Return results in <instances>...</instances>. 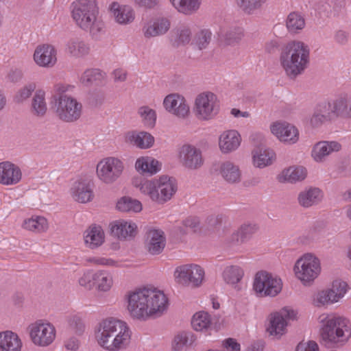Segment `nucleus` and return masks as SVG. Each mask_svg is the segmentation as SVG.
I'll list each match as a JSON object with an SVG mask.
<instances>
[{
	"label": "nucleus",
	"mask_w": 351,
	"mask_h": 351,
	"mask_svg": "<svg viewBox=\"0 0 351 351\" xmlns=\"http://www.w3.org/2000/svg\"><path fill=\"white\" fill-rule=\"evenodd\" d=\"M266 0H236L238 7L247 14H253L260 10Z\"/></svg>",
	"instance_id": "50"
},
{
	"label": "nucleus",
	"mask_w": 351,
	"mask_h": 351,
	"mask_svg": "<svg viewBox=\"0 0 351 351\" xmlns=\"http://www.w3.org/2000/svg\"><path fill=\"white\" fill-rule=\"evenodd\" d=\"M35 89L36 84L34 83H30L25 86L15 95L14 101L16 103H22L23 101L31 96L32 93L34 91Z\"/></svg>",
	"instance_id": "56"
},
{
	"label": "nucleus",
	"mask_w": 351,
	"mask_h": 351,
	"mask_svg": "<svg viewBox=\"0 0 351 351\" xmlns=\"http://www.w3.org/2000/svg\"><path fill=\"white\" fill-rule=\"evenodd\" d=\"M94 281L95 274H92L90 271H87L79 278L78 282L80 286L90 290L94 287Z\"/></svg>",
	"instance_id": "61"
},
{
	"label": "nucleus",
	"mask_w": 351,
	"mask_h": 351,
	"mask_svg": "<svg viewBox=\"0 0 351 351\" xmlns=\"http://www.w3.org/2000/svg\"><path fill=\"white\" fill-rule=\"evenodd\" d=\"M196 341L195 335L189 331H183L175 336L173 348L175 351H182L193 346Z\"/></svg>",
	"instance_id": "37"
},
{
	"label": "nucleus",
	"mask_w": 351,
	"mask_h": 351,
	"mask_svg": "<svg viewBox=\"0 0 351 351\" xmlns=\"http://www.w3.org/2000/svg\"><path fill=\"white\" fill-rule=\"evenodd\" d=\"M275 154L272 150L259 149L253 156V162L255 167L263 168L271 164Z\"/></svg>",
	"instance_id": "41"
},
{
	"label": "nucleus",
	"mask_w": 351,
	"mask_h": 351,
	"mask_svg": "<svg viewBox=\"0 0 351 351\" xmlns=\"http://www.w3.org/2000/svg\"><path fill=\"white\" fill-rule=\"evenodd\" d=\"M69 327L77 334H82L85 329L82 319L78 315H71L67 318Z\"/></svg>",
	"instance_id": "57"
},
{
	"label": "nucleus",
	"mask_w": 351,
	"mask_h": 351,
	"mask_svg": "<svg viewBox=\"0 0 351 351\" xmlns=\"http://www.w3.org/2000/svg\"><path fill=\"white\" fill-rule=\"evenodd\" d=\"M111 234L121 240L133 239L137 233L136 223L123 220L116 221L111 224Z\"/></svg>",
	"instance_id": "23"
},
{
	"label": "nucleus",
	"mask_w": 351,
	"mask_h": 351,
	"mask_svg": "<svg viewBox=\"0 0 351 351\" xmlns=\"http://www.w3.org/2000/svg\"><path fill=\"white\" fill-rule=\"evenodd\" d=\"M135 187L149 198L162 204L172 197L175 194L177 186L174 180L167 176H161L158 180H135L133 181Z\"/></svg>",
	"instance_id": "6"
},
{
	"label": "nucleus",
	"mask_w": 351,
	"mask_h": 351,
	"mask_svg": "<svg viewBox=\"0 0 351 351\" xmlns=\"http://www.w3.org/2000/svg\"><path fill=\"white\" fill-rule=\"evenodd\" d=\"M333 112L335 117L351 118V97H340L333 101Z\"/></svg>",
	"instance_id": "36"
},
{
	"label": "nucleus",
	"mask_w": 351,
	"mask_h": 351,
	"mask_svg": "<svg viewBox=\"0 0 351 351\" xmlns=\"http://www.w3.org/2000/svg\"><path fill=\"white\" fill-rule=\"evenodd\" d=\"M213 34L209 29H202L197 32L192 40L191 46L199 51L206 49L212 40Z\"/></svg>",
	"instance_id": "38"
},
{
	"label": "nucleus",
	"mask_w": 351,
	"mask_h": 351,
	"mask_svg": "<svg viewBox=\"0 0 351 351\" xmlns=\"http://www.w3.org/2000/svg\"><path fill=\"white\" fill-rule=\"evenodd\" d=\"M223 216L221 214L210 215L205 220V226L207 229H215L221 226Z\"/></svg>",
	"instance_id": "60"
},
{
	"label": "nucleus",
	"mask_w": 351,
	"mask_h": 351,
	"mask_svg": "<svg viewBox=\"0 0 351 351\" xmlns=\"http://www.w3.org/2000/svg\"><path fill=\"white\" fill-rule=\"evenodd\" d=\"M125 142L140 149H147L154 143V136L147 132H128L125 136Z\"/></svg>",
	"instance_id": "25"
},
{
	"label": "nucleus",
	"mask_w": 351,
	"mask_h": 351,
	"mask_svg": "<svg viewBox=\"0 0 351 351\" xmlns=\"http://www.w3.org/2000/svg\"><path fill=\"white\" fill-rule=\"evenodd\" d=\"M112 285L111 274L105 271H99L95 273L94 286L100 291H108Z\"/></svg>",
	"instance_id": "46"
},
{
	"label": "nucleus",
	"mask_w": 351,
	"mask_h": 351,
	"mask_svg": "<svg viewBox=\"0 0 351 351\" xmlns=\"http://www.w3.org/2000/svg\"><path fill=\"white\" fill-rule=\"evenodd\" d=\"M319 319L322 324L320 335L326 345L341 346L350 337L351 328L348 319L326 314L322 315Z\"/></svg>",
	"instance_id": "5"
},
{
	"label": "nucleus",
	"mask_w": 351,
	"mask_h": 351,
	"mask_svg": "<svg viewBox=\"0 0 351 351\" xmlns=\"http://www.w3.org/2000/svg\"><path fill=\"white\" fill-rule=\"evenodd\" d=\"M72 17L76 25L96 36L102 30L104 24L99 19L96 0H76L72 3Z\"/></svg>",
	"instance_id": "3"
},
{
	"label": "nucleus",
	"mask_w": 351,
	"mask_h": 351,
	"mask_svg": "<svg viewBox=\"0 0 351 351\" xmlns=\"http://www.w3.org/2000/svg\"><path fill=\"white\" fill-rule=\"evenodd\" d=\"M241 136L236 130L224 132L219 137V145L223 153L236 150L241 143Z\"/></svg>",
	"instance_id": "26"
},
{
	"label": "nucleus",
	"mask_w": 351,
	"mask_h": 351,
	"mask_svg": "<svg viewBox=\"0 0 351 351\" xmlns=\"http://www.w3.org/2000/svg\"><path fill=\"white\" fill-rule=\"evenodd\" d=\"M286 73L295 78L306 68L309 62V48L300 41H292L283 47L280 57Z\"/></svg>",
	"instance_id": "4"
},
{
	"label": "nucleus",
	"mask_w": 351,
	"mask_h": 351,
	"mask_svg": "<svg viewBox=\"0 0 351 351\" xmlns=\"http://www.w3.org/2000/svg\"><path fill=\"white\" fill-rule=\"evenodd\" d=\"M167 110L179 118L184 119L189 114V106L184 97L177 94L167 95L163 101Z\"/></svg>",
	"instance_id": "18"
},
{
	"label": "nucleus",
	"mask_w": 351,
	"mask_h": 351,
	"mask_svg": "<svg viewBox=\"0 0 351 351\" xmlns=\"http://www.w3.org/2000/svg\"><path fill=\"white\" fill-rule=\"evenodd\" d=\"M23 227L34 232H43L48 229V223L45 217H36L25 220Z\"/></svg>",
	"instance_id": "42"
},
{
	"label": "nucleus",
	"mask_w": 351,
	"mask_h": 351,
	"mask_svg": "<svg viewBox=\"0 0 351 351\" xmlns=\"http://www.w3.org/2000/svg\"><path fill=\"white\" fill-rule=\"evenodd\" d=\"M179 158L182 165L189 169H197L203 165L200 150L191 145H184L180 147Z\"/></svg>",
	"instance_id": "15"
},
{
	"label": "nucleus",
	"mask_w": 351,
	"mask_h": 351,
	"mask_svg": "<svg viewBox=\"0 0 351 351\" xmlns=\"http://www.w3.org/2000/svg\"><path fill=\"white\" fill-rule=\"evenodd\" d=\"M173 6L180 13L191 15L199 8L201 0H170Z\"/></svg>",
	"instance_id": "39"
},
{
	"label": "nucleus",
	"mask_w": 351,
	"mask_h": 351,
	"mask_svg": "<svg viewBox=\"0 0 351 351\" xmlns=\"http://www.w3.org/2000/svg\"><path fill=\"white\" fill-rule=\"evenodd\" d=\"M182 223L185 227L190 228L195 230L196 228L199 226L200 221L199 218L195 217H191L184 219Z\"/></svg>",
	"instance_id": "64"
},
{
	"label": "nucleus",
	"mask_w": 351,
	"mask_h": 351,
	"mask_svg": "<svg viewBox=\"0 0 351 351\" xmlns=\"http://www.w3.org/2000/svg\"><path fill=\"white\" fill-rule=\"evenodd\" d=\"M294 271L304 284L313 282L321 271L319 260L312 254H306L297 261Z\"/></svg>",
	"instance_id": "9"
},
{
	"label": "nucleus",
	"mask_w": 351,
	"mask_h": 351,
	"mask_svg": "<svg viewBox=\"0 0 351 351\" xmlns=\"http://www.w3.org/2000/svg\"><path fill=\"white\" fill-rule=\"evenodd\" d=\"M318 345L313 341L307 343H300L297 346V351H318Z\"/></svg>",
	"instance_id": "62"
},
{
	"label": "nucleus",
	"mask_w": 351,
	"mask_h": 351,
	"mask_svg": "<svg viewBox=\"0 0 351 351\" xmlns=\"http://www.w3.org/2000/svg\"><path fill=\"white\" fill-rule=\"evenodd\" d=\"M286 26L289 32L297 33L304 27V19L298 12H291L287 18Z\"/></svg>",
	"instance_id": "48"
},
{
	"label": "nucleus",
	"mask_w": 351,
	"mask_h": 351,
	"mask_svg": "<svg viewBox=\"0 0 351 351\" xmlns=\"http://www.w3.org/2000/svg\"><path fill=\"white\" fill-rule=\"evenodd\" d=\"M117 208L121 212H140L142 210L141 203L130 197H121L117 204Z\"/></svg>",
	"instance_id": "47"
},
{
	"label": "nucleus",
	"mask_w": 351,
	"mask_h": 351,
	"mask_svg": "<svg viewBox=\"0 0 351 351\" xmlns=\"http://www.w3.org/2000/svg\"><path fill=\"white\" fill-rule=\"evenodd\" d=\"M22 342L18 335L10 330L0 332V351H21Z\"/></svg>",
	"instance_id": "27"
},
{
	"label": "nucleus",
	"mask_w": 351,
	"mask_h": 351,
	"mask_svg": "<svg viewBox=\"0 0 351 351\" xmlns=\"http://www.w3.org/2000/svg\"><path fill=\"white\" fill-rule=\"evenodd\" d=\"M341 149V145L337 141H319L313 146L311 156L315 161L323 162L326 160L328 156Z\"/></svg>",
	"instance_id": "21"
},
{
	"label": "nucleus",
	"mask_w": 351,
	"mask_h": 351,
	"mask_svg": "<svg viewBox=\"0 0 351 351\" xmlns=\"http://www.w3.org/2000/svg\"><path fill=\"white\" fill-rule=\"evenodd\" d=\"M166 245L165 233L161 230L152 229L146 233L145 246L152 255H158L162 252Z\"/></svg>",
	"instance_id": "19"
},
{
	"label": "nucleus",
	"mask_w": 351,
	"mask_h": 351,
	"mask_svg": "<svg viewBox=\"0 0 351 351\" xmlns=\"http://www.w3.org/2000/svg\"><path fill=\"white\" fill-rule=\"evenodd\" d=\"M160 167L161 165L157 160L148 156L138 158L135 164V168L138 171L150 175L159 171Z\"/></svg>",
	"instance_id": "35"
},
{
	"label": "nucleus",
	"mask_w": 351,
	"mask_h": 351,
	"mask_svg": "<svg viewBox=\"0 0 351 351\" xmlns=\"http://www.w3.org/2000/svg\"><path fill=\"white\" fill-rule=\"evenodd\" d=\"M170 21L166 18L156 19L146 23L142 30L145 38L158 36L165 34L170 28Z\"/></svg>",
	"instance_id": "24"
},
{
	"label": "nucleus",
	"mask_w": 351,
	"mask_h": 351,
	"mask_svg": "<svg viewBox=\"0 0 351 351\" xmlns=\"http://www.w3.org/2000/svg\"><path fill=\"white\" fill-rule=\"evenodd\" d=\"M21 171L19 167L10 162L0 163V183L4 185H14L21 179Z\"/></svg>",
	"instance_id": "22"
},
{
	"label": "nucleus",
	"mask_w": 351,
	"mask_h": 351,
	"mask_svg": "<svg viewBox=\"0 0 351 351\" xmlns=\"http://www.w3.org/2000/svg\"><path fill=\"white\" fill-rule=\"evenodd\" d=\"M57 51L51 45H43L36 47L34 60L40 66L52 67L57 62Z\"/></svg>",
	"instance_id": "20"
},
{
	"label": "nucleus",
	"mask_w": 351,
	"mask_h": 351,
	"mask_svg": "<svg viewBox=\"0 0 351 351\" xmlns=\"http://www.w3.org/2000/svg\"><path fill=\"white\" fill-rule=\"evenodd\" d=\"M243 276V271L238 266L227 267L223 272V278L228 284L234 285L239 282Z\"/></svg>",
	"instance_id": "51"
},
{
	"label": "nucleus",
	"mask_w": 351,
	"mask_h": 351,
	"mask_svg": "<svg viewBox=\"0 0 351 351\" xmlns=\"http://www.w3.org/2000/svg\"><path fill=\"white\" fill-rule=\"evenodd\" d=\"M84 241L86 245L94 249L100 246L104 241V232L100 226H91L84 232Z\"/></svg>",
	"instance_id": "33"
},
{
	"label": "nucleus",
	"mask_w": 351,
	"mask_h": 351,
	"mask_svg": "<svg viewBox=\"0 0 351 351\" xmlns=\"http://www.w3.org/2000/svg\"><path fill=\"white\" fill-rule=\"evenodd\" d=\"M322 191L316 187H311L301 191L298 197L299 204L303 208H309L322 201Z\"/></svg>",
	"instance_id": "29"
},
{
	"label": "nucleus",
	"mask_w": 351,
	"mask_h": 351,
	"mask_svg": "<svg viewBox=\"0 0 351 351\" xmlns=\"http://www.w3.org/2000/svg\"><path fill=\"white\" fill-rule=\"evenodd\" d=\"M258 227L255 223H245L231 236V241L235 244H241L248 239L258 230Z\"/></svg>",
	"instance_id": "32"
},
{
	"label": "nucleus",
	"mask_w": 351,
	"mask_h": 351,
	"mask_svg": "<svg viewBox=\"0 0 351 351\" xmlns=\"http://www.w3.org/2000/svg\"><path fill=\"white\" fill-rule=\"evenodd\" d=\"M295 316V312L287 308H282L280 312L271 313L269 316L267 332L274 339H280L286 332L287 319H294Z\"/></svg>",
	"instance_id": "12"
},
{
	"label": "nucleus",
	"mask_w": 351,
	"mask_h": 351,
	"mask_svg": "<svg viewBox=\"0 0 351 351\" xmlns=\"http://www.w3.org/2000/svg\"><path fill=\"white\" fill-rule=\"evenodd\" d=\"M191 325L196 331L207 330L211 325L210 317L204 311L197 313L193 317Z\"/></svg>",
	"instance_id": "45"
},
{
	"label": "nucleus",
	"mask_w": 351,
	"mask_h": 351,
	"mask_svg": "<svg viewBox=\"0 0 351 351\" xmlns=\"http://www.w3.org/2000/svg\"><path fill=\"white\" fill-rule=\"evenodd\" d=\"M29 335L32 342L38 346L50 345L56 337L54 327L49 323H35L31 327Z\"/></svg>",
	"instance_id": "14"
},
{
	"label": "nucleus",
	"mask_w": 351,
	"mask_h": 351,
	"mask_svg": "<svg viewBox=\"0 0 351 351\" xmlns=\"http://www.w3.org/2000/svg\"><path fill=\"white\" fill-rule=\"evenodd\" d=\"M123 170L122 161L114 157L106 158L97 165V175L106 184L114 182L120 177Z\"/></svg>",
	"instance_id": "10"
},
{
	"label": "nucleus",
	"mask_w": 351,
	"mask_h": 351,
	"mask_svg": "<svg viewBox=\"0 0 351 351\" xmlns=\"http://www.w3.org/2000/svg\"><path fill=\"white\" fill-rule=\"evenodd\" d=\"M105 73L98 69H86L81 77V82L85 86L101 82L105 77Z\"/></svg>",
	"instance_id": "44"
},
{
	"label": "nucleus",
	"mask_w": 351,
	"mask_h": 351,
	"mask_svg": "<svg viewBox=\"0 0 351 351\" xmlns=\"http://www.w3.org/2000/svg\"><path fill=\"white\" fill-rule=\"evenodd\" d=\"M347 283L341 280H335L332 282V287L329 290L330 291V293L332 295V299L335 301V302H338V300L343 297L347 291Z\"/></svg>",
	"instance_id": "53"
},
{
	"label": "nucleus",
	"mask_w": 351,
	"mask_h": 351,
	"mask_svg": "<svg viewBox=\"0 0 351 351\" xmlns=\"http://www.w3.org/2000/svg\"><path fill=\"white\" fill-rule=\"evenodd\" d=\"M70 193L74 201L81 204L91 202L94 197L90 182L83 178L78 179L73 183Z\"/></svg>",
	"instance_id": "16"
},
{
	"label": "nucleus",
	"mask_w": 351,
	"mask_h": 351,
	"mask_svg": "<svg viewBox=\"0 0 351 351\" xmlns=\"http://www.w3.org/2000/svg\"><path fill=\"white\" fill-rule=\"evenodd\" d=\"M57 94L53 96L56 116L62 121L72 123L77 121L82 112V105L77 100L66 94L62 85L55 86Z\"/></svg>",
	"instance_id": "7"
},
{
	"label": "nucleus",
	"mask_w": 351,
	"mask_h": 351,
	"mask_svg": "<svg viewBox=\"0 0 351 351\" xmlns=\"http://www.w3.org/2000/svg\"><path fill=\"white\" fill-rule=\"evenodd\" d=\"M221 40L226 45H234L243 37V29L240 27H231L221 33Z\"/></svg>",
	"instance_id": "43"
},
{
	"label": "nucleus",
	"mask_w": 351,
	"mask_h": 351,
	"mask_svg": "<svg viewBox=\"0 0 351 351\" xmlns=\"http://www.w3.org/2000/svg\"><path fill=\"white\" fill-rule=\"evenodd\" d=\"M174 276L180 284L197 287L202 283L204 271L197 265H184L176 268Z\"/></svg>",
	"instance_id": "13"
},
{
	"label": "nucleus",
	"mask_w": 351,
	"mask_h": 351,
	"mask_svg": "<svg viewBox=\"0 0 351 351\" xmlns=\"http://www.w3.org/2000/svg\"><path fill=\"white\" fill-rule=\"evenodd\" d=\"M191 40V31L188 27H180L174 29L171 36V43L175 47L189 44Z\"/></svg>",
	"instance_id": "40"
},
{
	"label": "nucleus",
	"mask_w": 351,
	"mask_h": 351,
	"mask_svg": "<svg viewBox=\"0 0 351 351\" xmlns=\"http://www.w3.org/2000/svg\"><path fill=\"white\" fill-rule=\"evenodd\" d=\"M138 112L146 127L153 128L155 125L156 120L155 110L148 106H142L138 109Z\"/></svg>",
	"instance_id": "52"
},
{
	"label": "nucleus",
	"mask_w": 351,
	"mask_h": 351,
	"mask_svg": "<svg viewBox=\"0 0 351 351\" xmlns=\"http://www.w3.org/2000/svg\"><path fill=\"white\" fill-rule=\"evenodd\" d=\"M328 121L323 115H320L315 110L310 119V123L312 127L317 128L322 125L324 123Z\"/></svg>",
	"instance_id": "63"
},
{
	"label": "nucleus",
	"mask_w": 351,
	"mask_h": 351,
	"mask_svg": "<svg viewBox=\"0 0 351 351\" xmlns=\"http://www.w3.org/2000/svg\"><path fill=\"white\" fill-rule=\"evenodd\" d=\"M217 97L210 92H205L198 95L195 101L193 112L199 120L212 119L217 113Z\"/></svg>",
	"instance_id": "11"
},
{
	"label": "nucleus",
	"mask_w": 351,
	"mask_h": 351,
	"mask_svg": "<svg viewBox=\"0 0 351 351\" xmlns=\"http://www.w3.org/2000/svg\"><path fill=\"white\" fill-rule=\"evenodd\" d=\"M97 338L99 344L104 348L117 351L129 345L130 331L125 322L109 318L100 323Z\"/></svg>",
	"instance_id": "2"
},
{
	"label": "nucleus",
	"mask_w": 351,
	"mask_h": 351,
	"mask_svg": "<svg viewBox=\"0 0 351 351\" xmlns=\"http://www.w3.org/2000/svg\"><path fill=\"white\" fill-rule=\"evenodd\" d=\"M32 112L38 117H43L47 112V104L45 99V92L36 90L32 100Z\"/></svg>",
	"instance_id": "49"
},
{
	"label": "nucleus",
	"mask_w": 351,
	"mask_h": 351,
	"mask_svg": "<svg viewBox=\"0 0 351 351\" xmlns=\"http://www.w3.org/2000/svg\"><path fill=\"white\" fill-rule=\"evenodd\" d=\"M127 309L134 319L145 320L152 315H160L166 309L165 295L156 289L143 288L129 292Z\"/></svg>",
	"instance_id": "1"
},
{
	"label": "nucleus",
	"mask_w": 351,
	"mask_h": 351,
	"mask_svg": "<svg viewBox=\"0 0 351 351\" xmlns=\"http://www.w3.org/2000/svg\"><path fill=\"white\" fill-rule=\"evenodd\" d=\"M343 1L341 0H323L319 2L317 9L319 12H329L331 8L341 7Z\"/></svg>",
	"instance_id": "59"
},
{
	"label": "nucleus",
	"mask_w": 351,
	"mask_h": 351,
	"mask_svg": "<svg viewBox=\"0 0 351 351\" xmlns=\"http://www.w3.org/2000/svg\"><path fill=\"white\" fill-rule=\"evenodd\" d=\"M271 131L280 141L287 144H295L299 140L298 128L287 122L274 123Z\"/></svg>",
	"instance_id": "17"
},
{
	"label": "nucleus",
	"mask_w": 351,
	"mask_h": 351,
	"mask_svg": "<svg viewBox=\"0 0 351 351\" xmlns=\"http://www.w3.org/2000/svg\"><path fill=\"white\" fill-rule=\"evenodd\" d=\"M110 10L114 20L119 24L127 25L134 19V12L128 5H120L118 3L113 2L110 6Z\"/></svg>",
	"instance_id": "28"
},
{
	"label": "nucleus",
	"mask_w": 351,
	"mask_h": 351,
	"mask_svg": "<svg viewBox=\"0 0 351 351\" xmlns=\"http://www.w3.org/2000/svg\"><path fill=\"white\" fill-rule=\"evenodd\" d=\"M328 289L319 291L315 298V303L317 306L332 304L335 301L332 299L333 296Z\"/></svg>",
	"instance_id": "55"
},
{
	"label": "nucleus",
	"mask_w": 351,
	"mask_h": 351,
	"mask_svg": "<svg viewBox=\"0 0 351 351\" xmlns=\"http://www.w3.org/2000/svg\"><path fill=\"white\" fill-rule=\"evenodd\" d=\"M320 115L323 117L327 121H330L335 117V112H333V104L324 102L319 104L315 109Z\"/></svg>",
	"instance_id": "58"
},
{
	"label": "nucleus",
	"mask_w": 351,
	"mask_h": 351,
	"mask_svg": "<svg viewBox=\"0 0 351 351\" xmlns=\"http://www.w3.org/2000/svg\"><path fill=\"white\" fill-rule=\"evenodd\" d=\"M306 169L302 166H292L284 169L278 176L280 182L291 183L302 181L306 177Z\"/></svg>",
	"instance_id": "30"
},
{
	"label": "nucleus",
	"mask_w": 351,
	"mask_h": 351,
	"mask_svg": "<svg viewBox=\"0 0 351 351\" xmlns=\"http://www.w3.org/2000/svg\"><path fill=\"white\" fill-rule=\"evenodd\" d=\"M87 99L90 107L97 108L104 102L105 94L101 90H94L89 93Z\"/></svg>",
	"instance_id": "54"
},
{
	"label": "nucleus",
	"mask_w": 351,
	"mask_h": 351,
	"mask_svg": "<svg viewBox=\"0 0 351 351\" xmlns=\"http://www.w3.org/2000/svg\"><path fill=\"white\" fill-rule=\"evenodd\" d=\"M66 50L73 57L82 58L89 53L90 46L79 38H72L67 42Z\"/></svg>",
	"instance_id": "34"
},
{
	"label": "nucleus",
	"mask_w": 351,
	"mask_h": 351,
	"mask_svg": "<svg viewBox=\"0 0 351 351\" xmlns=\"http://www.w3.org/2000/svg\"><path fill=\"white\" fill-rule=\"evenodd\" d=\"M220 173L223 179L230 184L238 183L241 179L239 167L230 161H226L220 166Z\"/></svg>",
	"instance_id": "31"
},
{
	"label": "nucleus",
	"mask_w": 351,
	"mask_h": 351,
	"mask_svg": "<svg viewBox=\"0 0 351 351\" xmlns=\"http://www.w3.org/2000/svg\"><path fill=\"white\" fill-rule=\"evenodd\" d=\"M282 283L280 278L273 276L270 273L261 271L256 273L253 289L260 297H274L282 290Z\"/></svg>",
	"instance_id": "8"
}]
</instances>
